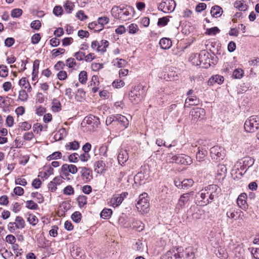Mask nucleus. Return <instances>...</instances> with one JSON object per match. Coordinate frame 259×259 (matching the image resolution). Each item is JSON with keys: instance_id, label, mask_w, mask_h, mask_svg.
<instances>
[{"instance_id": "nucleus-1", "label": "nucleus", "mask_w": 259, "mask_h": 259, "mask_svg": "<svg viewBox=\"0 0 259 259\" xmlns=\"http://www.w3.org/2000/svg\"><path fill=\"white\" fill-rule=\"evenodd\" d=\"M220 189L216 185H210L202 189L196 194V198L200 205H206L218 197Z\"/></svg>"}, {"instance_id": "nucleus-2", "label": "nucleus", "mask_w": 259, "mask_h": 259, "mask_svg": "<svg viewBox=\"0 0 259 259\" xmlns=\"http://www.w3.org/2000/svg\"><path fill=\"white\" fill-rule=\"evenodd\" d=\"M135 10L133 7L126 6L120 8L118 6H114L111 10L112 16L122 21H125L132 18Z\"/></svg>"}, {"instance_id": "nucleus-3", "label": "nucleus", "mask_w": 259, "mask_h": 259, "mask_svg": "<svg viewBox=\"0 0 259 259\" xmlns=\"http://www.w3.org/2000/svg\"><path fill=\"white\" fill-rule=\"evenodd\" d=\"M144 96V91L141 85L135 86L128 93L129 100L134 104L140 102Z\"/></svg>"}, {"instance_id": "nucleus-4", "label": "nucleus", "mask_w": 259, "mask_h": 259, "mask_svg": "<svg viewBox=\"0 0 259 259\" xmlns=\"http://www.w3.org/2000/svg\"><path fill=\"white\" fill-rule=\"evenodd\" d=\"M136 207L142 214L147 213L149 211L150 203L147 193H143L139 196Z\"/></svg>"}, {"instance_id": "nucleus-5", "label": "nucleus", "mask_w": 259, "mask_h": 259, "mask_svg": "<svg viewBox=\"0 0 259 259\" xmlns=\"http://www.w3.org/2000/svg\"><path fill=\"white\" fill-rule=\"evenodd\" d=\"M244 126L246 132H254L259 128V116L253 115L249 117L245 121Z\"/></svg>"}, {"instance_id": "nucleus-6", "label": "nucleus", "mask_w": 259, "mask_h": 259, "mask_svg": "<svg viewBox=\"0 0 259 259\" xmlns=\"http://www.w3.org/2000/svg\"><path fill=\"white\" fill-rule=\"evenodd\" d=\"M100 120L97 117L91 115L84 118L81 123L82 126H87L90 131H94L99 126Z\"/></svg>"}, {"instance_id": "nucleus-7", "label": "nucleus", "mask_w": 259, "mask_h": 259, "mask_svg": "<svg viewBox=\"0 0 259 259\" xmlns=\"http://www.w3.org/2000/svg\"><path fill=\"white\" fill-rule=\"evenodd\" d=\"M207 59H209L208 55H206L205 52H202L199 54H192L190 57V61L196 66L200 65L201 64L205 65L207 63Z\"/></svg>"}, {"instance_id": "nucleus-8", "label": "nucleus", "mask_w": 259, "mask_h": 259, "mask_svg": "<svg viewBox=\"0 0 259 259\" xmlns=\"http://www.w3.org/2000/svg\"><path fill=\"white\" fill-rule=\"evenodd\" d=\"M210 154L211 158L217 162L223 160L225 157L224 149L218 146L210 148Z\"/></svg>"}, {"instance_id": "nucleus-9", "label": "nucleus", "mask_w": 259, "mask_h": 259, "mask_svg": "<svg viewBox=\"0 0 259 259\" xmlns=\"http://www.w3.org/2000/svg\"><path fill=\"white\" fill-rule=\"evenodd\" d=\"M25 227V221L20 216L16 217L15 222H10L8 225V230L11 233H14L17 229H22Z\"/></svg>"}, {"instance_id": "nucleus-10", "label": "nucleus", "mask_w": 259, "mask_h": 259, "mask_svg": "<svg viewBox=\"0 0 259 259\" xmlns=\"http://www.w3.org/2000/svg\"><path fill=\"white\" fill-rule=\"evenodd\" d=\"M174 0H163L158 6V9L164 13H170L174 11L176 7Z\"/></svg>"}, {"instance_id": "nucleus-11", "label": "nucleus", "mask_w": 259, "mask_h": 259, "mask_svg": "<svg viewBox=\"0 0 259 259\" xmlns=\"http://www.w3.org/2000/svg\"><path fill=\"white\" fill-rule=\"evenodd\" d=\"M194 192L192 191L189 193H186L181 195L178 200V203L176 204L175 211L178 212L181 209H182L188 202L191 196H192Z\"/></svg>"}, {"instance_id": "nucleus-12", "label": "nucleus", "mask_w": 259, "mask_h": 259, "mask_svg": "<svg viewBox=\"0 0 259 259\" xmlns=\"http://www.w3.org/2000/svg\"><path fill=\"white\" fill-rule=\"evenodd\" d=\"M128 193L124 192L120 194L114 195L109 201L110 205L114 207L118 206L126 197Z\"/></svg>"}, {"instance_id": "nucleus-13", "label": "nucleus", "mask_w": 259, "mask_h": 259, "mask_svg": "<svg viewBox=\"0 0 259 259\" xmlns=\"http://www.w3.org/2000/svg\"><path fill=\"white\" fill-rule=\"evenodd\" d=\"M188 212L191 213L193 220H197L200 219L203 214V210L201 209L197 206L193 205L188 210Z\"/></svg>"}, {"instance_id": "nucleus-14", "label": "nucleus", "mask_w": 259, "mask_h": 259, "mask_svg": "<svg viewBox=\"0 0 259 259\" xmlns=\"http://www.w3.org/2000/svg\"><path fill=\"white\" fill-rule=\"evenodd\" d=\"M114 125L119 124L121 127L126 128L128 125V120L124 116L121 114L114 115Z\"/></svg>"}, {"instance_id": "nucleus-15", "label": "nucleus", "mask_w": 259, "mask_h": 259, "mask_svg": "<svg viewBox=\"0 0 259 259\" xmlns=\"http://www.w3.org/2000/svg\"><path fill=\"white\" fill-rule=\"evenodd\" d=\"M114 125L119 124L121 127L126 128L128 125V120L124 116L121 114L114 115Z\"/></svg>"}, {"instance_id": "nucleus-16", "label": "nucleus", "mask_w": 259, "mask_h": 259, "mask_svg": "<svg viewBox=\"0 0 259 259\" xmlns=\"http://www.w3.org/2000/svg\"><path fill=\"white\" fill-rule=\"evenodd\" d=\"M175 163L178 164L190 165L192 163L191 158L186 155L177 154L175 157Z\"/></svg>"}, {"instance_id": "nucleus-17", "label": "nucleus", "mask_w": 259, "mask_h": 259, "mask_svg": "<svg viewBox=\"0 0 259 259\" xmlns=\"http://www.w3.org/2000/svg\"><path fill=\"white\" fill-rule=\"evenodd\" d=\"M242 214L243 212L240 209L231 208L227 211L226 215L229 219L237 220L241 218Z\"/></svg>"}, {"instance_id": "nucleus-18", "label": "nucleus", "mask_w": 259, "mask_h": 259, "mask_svg": "<svg viewBox=\"0 0 259 259\" xmlns=\"http://www.w3.org/2000/svg\"><path fill=\"white\" fill-rule=\"evenodd\" d=\"M190 114L194 120L203 119L205 115V111L203 108H195L191 110Z\"/></svg>"}, {"instance_id": "nucleus-19", "label": "nucleus", "mask_w": 259, "mask_h": 259, "mask_svg": "<svg viewBox=\"0 0 259 259\" xmlns=\"http://www.w3.org/2000/svg\"><path fill=\"white\" fill-rule=\"evenodd\" d=\"M81 169V177L85 182H89L92 179V171L90 168L85 167H79Z\"/></svg>"}, {"instance_id": "nucleus-20", "label": "nucleus", "mask_w": 259, "mask_h": 259, "mask_svg": "<svg viewBox=\"0 0 259 259\" xmlns=\"http://www.w3.org/2000/svg\"><path fill=\"white\" fill-rule=\"evenodd\" d=\"M246 198L247 195L244 193H241L237 198V203L238 206L242 209L247 208L248 205L246 203Z\"/></svg>"}, {"instance_id": "nucleus-21", "label": "nucleus", "mask_w": 259, "mask_h": 259, "mask_svg": "<svg viewBox=\"0 0 259 259\" xmlns=\"http://www.w3.org/2000/svg\"><path fill=\"white\" fill-rule=\"evenodd\" d=\"M131 218H128L123 215L120 216L118 218V223L119 225L125 228H130L132 226Z\"/></svg>"}, {"instance_id": "nucleus-22", "label": "nucleus", "mask_w": 259, "mask_h": 259, "mask_svg": "<svg viewBox=\"0 0 259 259\" xmlns=\"http://www.w3.org/2000/svg\"><path fill=\"white\" fill-rule=\"evenodd\" d=\"M71 254L75 259H84L85 257L84 250L79 247H76L71 250Z\"/></svg>"}, {"instance_id": "nucleus-23", "label": "nucleus", "mask_w": 259, "mask_h": 259, "mask_svg": "<svg viewBox=\"0 0 259 259\" xmlns=\"http://www.w3.org/2000/svg\"><path fill=\"white\" fill-rule=\"evenodd\" d=\"M128 158V155L127 151L125 150L121 149L119 151L117 156L118 161L121 165L124 164Z\"/></svg>"}, {"instance_id": "nucleus-24", "label": "nucleus", "mask_w": 259, "mask_h": 259, "mask_svg": "<svg viewBox=\"0 0 259 259\" xmlns=\"http://www.w3.org/2000/svg\"><path fill=\"white\" fill-rule=\"evenodd\" d=\"M131 224L130 228H133L139 232L142 231L144 228V224L141 221L136 220L133 218H131Z\"/></svg>"}, {"instance_id": "nucleus-25", "label": "nucleus", "mask_w": 259, "mask_h": 259, "mask_svg": "<svg viewBox=\"0 0 259 259\" xmlns=\"http://www.w3.org/2000/svg\"><path fill=\"white\" fill-rule=\"evenodd\" d=\"M224 79L223 76L220 75H215L212 76L208 81V84L209 85H212L215 83L222 84L224 82Z\"/></svg>"}, {"instance_id": "nucleus-26", "label": "nucleus", "mask_w": 259, "mask_h": 259, "mask_svg": "<svg viewBox=\"0 0 259 259\" xmlns=\"http://www.w3.org/2000/svg\"><path fill=\"white\" fill-rule=\"evenodd\" d=\"M234 259H245V250L243 248L240 247L235 248Z\"/></svg>"}, {"instance_id": "nucleus-27", "label": "nucleus", "mask_w": 259, "mask_h": 259, "mask_svg": "<svg viewBox=\"0 0 259 259\" xmlns=\"http://www.w3.org/2000/svg\"><path fill=\"white\" fill-rule=\"evenodd\" d=\"M207 154V151L202 148H198V152L196 153V159L197 161L201 162L204 160L205 156Z\"/></svg>"}, {"instance_id": "nucleus-28", "label": "nucleus", "mask_w": 259, "mask_h": 259, "mask_svg": "<svg viewBox=\"0 0 259 259\" xmlns=\"http://www.w3.org/2000/svg\"><path fill=\"white\" fill-rule=\"evenodd\" d=\"M159 45L161 49L166 50L170 48L172 42L170 39L164 37L160 40Z\"/></svg>"}, {"instance_id": "nucleus-29", "label": "nucleus", "mask_w": 259, "mask_h": 259, "mask_svg": "<svg viewBox=\"0 0 259 259\" xmlns=\"http://www.w3.org/2000/svg\"><path fill=\"white\" fill-rule=\"evenodd\" d=\"M105 163L102 160H99L95 164V171L98 174L102 173L105 170Z\"/></svg>"}, {"instance_id": "nucleus-30", "label": "nucleus", "mask_w": 259, "mask_h": 259, "mask_svg": "<svg viewBox=\"0 0 259 259\" xmlns=\"http://www.w3.org/2000/svg\"><path fill=\"white\" fill-rule=\"evenodd\" d=\"M199 103V100L196 97L187 98L185 100V107L189 108L191 106L197 105Z\"/></svg>"}, {"instance_id": "nucleus-31", "label": "nucleus", "mask_w": 259, "mask_h": 259, "mask_svg": "<svg viewBox=\"0 0 259 259\" xmlns=\"http://www.w3.org/2000/svg\"><path fill=\"white\" fill-rule=\"evenodd\" d=\"M223 10L219 6H214L211 9L210 13L212 17L218 18L221 16Z\"/></svg>"}, {"instance_id": "nucleus-32", "label": "nucleus", "mask_w": 259, "mask_h": 259, "mask_svg": "<svg viewBox=\"0 0 259 259\" xmlns=\"http://www.w3.org/2000/svg\"><path fill=\"white\" fill-rule=\"evenodd\" d=\"M88 27L89 29L94 30L95 32H99L104 28V27L101 25L98 21L90 23Z\"/></svg>"}, {"instance_id": "nucleus-33", "label": "nucleus", "mask_w": 259, "mask_h": 259, "mask_svg": "<svg viewBox=\"0 0 259 259\" xmlns=\"http://www.w3.org/2000/svg\"><path fill=\"white\" fill-rule=\"evenodd\" d=\"M67 164H64L61 166L60 174L61 176H62V177L65 178L67 180H70V175L69 174V170H68V169L67 168Z\"/></svg>"}, {"instance_id": "nucleus-34", "label": "nucleus", "mask_w": 259, "mask_h": 259, "mask_svg": "<svg viewBox=\"0 0 259 259\" xmlns=\"http://www.w3.org/2000/svg\"><path fill=\"white\" fill-rule=\"evenodd\" d=\"M163 259H182V257L177 258L175 249H171L167 251L163 256Z\"/></svg>"}, {"instance_id": "nucleus-35", "label": "nucleus", "mask_w": 259, "mask_h": 259, "mask_svg": "<svg viewBox=\"0 0 259 259\" xmlns=\"http://www.w3.org/2000/svg\"><path fill=\"white\" fill-rule=\"evenodd\" d=\"M163 259H182V257L177 258L175 249H171L167 251L163 256Z\"/></svg>"}, {"instance_id": "nucleus-36", "label": "nucleus", "mask_w": 259, "mask_h": 259, "mask_svg": "<svg viewBox=\"0 0 259 259\" xmlns=\"http://www.w3.org/2000/svg\"><path fill=\"white\" fill-rule=\"evenodd\" d=\"M19 85L25 89H27V91L30 92L31 90V87L29 82L28 81L26 78L24 77L21 78L19 82Z\"/></svg>"}, {"instance_id": "nucleus-37", "label": "nucleus", "mask_w": 259, "mask_h": 259, "mask_svg": "<svg viewBox=\"0 0 259 259\" xmlns=\"http://www.w3.org/2000/svg\"><path fill=\"white\" fill-rule=\"evenodd\" d=\"M112 63L114 66L121 68L126 65L127 62L124 59L116 58L113 60Z\"/></svg>"}, {"instance_id": "nucleus-38", "label": "nucleus", "mask_w": 259, "mask_h": 259, "mask_svg": "<svg viewBox=\"0 0 259 259\" xmlns=\"http://www.w3.org/2000/svg\"><path fill=\"white\" fill-rule=\"evenodd\" d=\"M234 7L240 11H245L248 8V6L242 1H236L234 3Z\"/></svg>"}, {"instance_id": "nucleus-39", "label": "nucleus", "mask_w": 259, "mask_h": 259, "mask_svg": "<svg viewBox=\"0 0 259 259\" xmlns=\"http://www.w3.org/2000/svg\"><path fill=\"white\" fill-rule=\"evenodd\" d=\"M31 197L35 199V200L38 203H41L44 201V198L42 195L37 192L31 193Z\"/></svg>"}, {"instance_id": "nucleus-40", "label": "nucleus", "mask_w": 259, "mask_h": 259, "mask_svg": "<svg viewBox=\"0 0 259 259\" xmlns=\"http://www.w3.org/2000/svg\"><path fill=\"white\" fill-rule=\"evenodd\" d=\"M112 213V210L110 208H104L101 212L100 216L104 219H109Z\"/></svg>"}, {"instance_id": "nucleus-41", "label": "nucleus", "mask_w": 259, "mask_h": 259, "mask_svg": "<svg viewBox=\"0 0 259 259\" xmlns=\"http://www.w3.org/2000/svg\"><path fill=\"white\" fill-rule=\"evenodd\" d=\"M227 172V168L224 164H219L217 167V174L218 176H225Z\"/></svg>"}, {"instance_id": "nucleus-42", "label": "nucleus", "mask_w": 259, "mask_h": 259, "mask_svg": "<svg viewBox=\"0 0 259 259\" xmlns=\"http://www.w3.org/2000/svg\"><path fill=\"white\" fill-rule=\"evenodd\" d=\"M66 148L68 150H77L79 147V143L77 141H73L72 142H69L65 146Z\"/></svg>"}, {"instance_id": "nucleus-43", "label": "nucleus", "mask_w": 259, "mask_h": 259, "mask_svg": "<svg viewBox=\"0 0 259 259\" xmlns=\"http://www.w3.org/2000/svg\"><path fill=\"white\" fill-rule=\"evenodd\" d=\"M52 108L54 112L60 111L61 109V105L60 102L56 99H54L52 102Z\"/></svg>"}, {"instance_id": "nucleus-44", "label": "nucleus", "mask_w": 259, "mask_h": 259, "mask_svg": "<svg viewBox=\"0 0 259 259\" xmlns=\"http://www.w3.org/2000/svg\"><path fill=\"white\" fill-rule=\"evenodd\" d=\"M53 172L54 169L51 167H49L47 170V171L40 172L39 176H41L42 178L47 179L50 176L53 175Z\"/></svg>"}, {"instance_id": "nucleus-45", "label": "nucleus", "mask_w": 259, "mask_h": 259, "mask_svg": "<svg viewBox=\"0 0 259 259\" xmlns=\"http://www.w3.org/2000/svg\"><path fill=\"white\" fill-rule=\"evenodd\" d=\"M62 157V153L59 151H56L53 153L52 154L49 155L47 157V160L51 161L53 159H57L58 158H61Z\"/></svg>"}, {"instance_id": "nucleus-46", "label": "nucleus", "mask_w": 259, "mask_h": 259, "mask_svg": "<svg viewBox=\"0 0 259 259\" xmlns=\"http://www.w3.org/2000/svg\"><path fill=\"white\" fill-rule=\"evenodd\" d=\"M194 181L192 179H185L182 181V188L187 189L193 186Z\"/></svg>"}, {"instance_id": "nucleus-47", "label": "nucleus", "mask_w": 259, "mask_h": 259, "mask_svg": "<svg viewBox=\"0 0 259 259\" xmlns=\"http://www.w3.org/2000/svg\"><path fill=\"white\" fill-rule=\"evenodd\" d=\"M244 74L243 70L241 69H235L232 74V76L236 79H240Z\"/></svg>"}, {"instance_id": "nucleus-48", "label": "nucleus", "mask_w": 259, "mask_h": 259, "mask_svg": "<svg viewBox=\"0 0 259 259\" xmlns=\"http://www.w3.org/2000/svg\"><path fill=\"white\" fill-rule=\"evenodd\" d=\"M26 207L30 209L36 210L38 208L37 204L32 200H28L26 201Z\"/></svg>"}, {"instance_id": "nucleus-49", "label": "nucleus", "mask_w": 259, "mask_h": 259, "mask_svg": "<svg viewBox=\"0 0 259 259\" xmlns=\"http://www.w3.org/2000/svg\"><path fill=\"white\" fill-rule=\"evenodd\" d=\"M78 79L79 82L84 84L87 80V73L85 71H82L79 74Z\"/></svg>"}, {"instance_id": "nucleus-50", "label": "nucleus", "mask_w": 259, "mask_h": 259, "mask_svg": "<svg viewBox=\"0 0 259 259\" xmlns=\"http://www.w3.org/2000/svg\"><path fill=\"white\" fill-rule=\"evenodd\" d=\"M220 30L217 27H213L210 28H208L206 30V34L209 35H214L217 33L220 32Z\"/></svg>"}, {"instance_id": "nucleus-51", "label": "nucleus", "mask_w": 259, "mask_h": 259, "mask_svg": "<svg viewBox=\"0 0 259 259\" xmlns=\"http://www.w3.org/2000/svg\"><path fill=\"white\" fill-rule=\"evenodd\" d=\"M91 47L93 49L96 50L98 52H104V50L101 49L102 45H100V43L97 40L92 41Z\"/></svg>"}, {"instance_id": "nucleus-52", "label": "nucleus", "mask_w": 259, "mask_h": 259, "mask_svg": "<svg viewBox=\"0 0 259 259\" xmlns=\"http://www.w3.org/2000/svg\"><path fill=\"white\" fill-rule=\"evenodd\" d=\"M77 200L80 207H83L87 202V197L83 195L79 196L77 198Z\"/></svg>"}, {"instance_id": "nucleus-53", "label": "nucleus", "mask_w": 259, "mask_h": 259, "mask_svg": "<svg viewBox=\"0 0 259 259\" xmlns=\"http://www.w3.org/2000/svg\"><path fill=\"white\" fill-rule=\"evenodd\" d=\"M125 84L124 82L120 79H117L112 82V85L114 88L119 89L123 87Z\"/></svg>"}, {"instance_id": "nucleus-54", "label": "nucleus", "mask_w": 259, "mask_h": 259, "mask_svg": "<svg viewBox=\"0 0 259 259\" xmlns=\"http://www.w3.org/2000/svg\"><path fill=\"white\" fill-rule=\"evenodd\" d=\"M27 221L31 225L35 226L38 223V219L34 215L30 214L27 218Z\"/></svg>"}, {"instance_id": "nucleus-55", "label": "nucleus", "mask_w": 259, "mask_h": 259, "mask_svg": "<svg viewBox=\"0 0 259 259\" xmlns=\"http://www.w3.org/2000/svg\"><path fill=\"white\" fill-rule=\"evenodd\" d=\"M8 69L7 67L4 65H0V76L6 77L8 76Z\"/></svg>"}, {"instance_id": "nucleus-56", "label": "nucleus", "mask_w": 259, "mask_h": 259, "mask_svg": "<svg viewBox=\"0 0 259 259\" xmlns=\"http://www.w3.org/2000/svg\"><path fill=\"white\" fill-rule=\"evenodd\" d=\"M128 32L130 34H135L139 31V27L136 24H131L128 26Z\"/></svg>"}, {"instance_id": "nucleus-57", "label": "nucleus", "mask_w": 259, "mask_h": 259, "mask_svg": "<svg viewBox=\"0 0 259 259\" xmlns=\"http://www.w3.org/2000/svg\"><path fill=\"white\" fill-rule=\"evenodd\" d=\"M254 163V159L251 157H246L243 160V166L248 167V168Z\"/></svg>"}, {"instance_id": "nucleus-58", "label": "nucleus", "mask_w": 259, "mask_h": 259, "mask_svg": "<svg viewBox=\"0 0 259 259\" xmlns=\"http://www.w3.org/2000/svg\"><path fill=\"white\" fill-rule=\"evenodd\" d=\"M28 96L26 93V92L22 90L19 91V99L22 101H25L27 100Z\"/></svg>"}, {"instance_id": "nucleus-59", "label": "nucleus", "mask_w": 259, "mask_h": 259, "mask_svg": "<svg viewBox=\"0 0 259 259\" xmlns=\"http://www.w3.org/2000/svg\"><path fill=\"white\" fill-rule=\"evenodd\" d=\"M63 193L65 195H71L74 194V191L71 186L68 185L64 189Z\"/></svg>"}, {"instance_id": "nucleus-60", "label": "nucleus", "mask_w": 259, "mask_h": 259, "mask_svg": "<svg viewBox=\"0 0 259 259\" xmlns=\"http://www.w3.org/2000/svg\"><path fill=\"white\" fill-rule=\"evenodd\" d=\"M22 14V10L20 9H15L12 11L11 16L14 18H18Z\"/></svg>"}, {"instance_id": "nucleus-61", "label": "nucleus", "mask_w": 259, "mask_h": 259, "mask_svg": "<svg viewBox=\"0 0 259 259\" xmlns=\"http://www.w3.org/2000/svg\"><path fill=\"white\" fill-rule=\"evenodd\" d=\"M64 7L65 11L67 13H71V11L73 10L74 5L72 3L69 1H67L65 4L64 5Z\"/></svg>"}, {"instance_id": "nucleus-62", "label": "nucleus", "mask_w": 259, "mask_h": 259, "mask_svg": "<svg viewBox=\"0 0 259 259\" xmlns=\"http://www.w3.org/2000/svg\"><path fill=\"white\" fill-rule=\"evenodd\" d=\"M101 25L104 27V25L107 24L109 22V19L107 17H101L98 19L97 21Z\"/></svg>"}, {"instance_id": "nucleus-63", "label": "nucleus", "mask_w": 259, "mask_h": 259, "mask_svg": "<svg viewBox=\"0 0 259 259\" xmlns=\"http://www.w3.org/2000/svg\"><path fill=\"white\" fill-rule=\"evenodd\" d=\"M71 218L74 222L77 223L81 220V213L78 211H75L72 214Z\"/></svg>"}, {"instance_id": "nucleus-64", "label": "nucleus", "mask_w": 259, "mask_h": 259, "mask_svg": "<svg viewBox=\"0 0 259 259\" xmlns=\"http://www.w3.org/2000/svg\"><path fill=\"white\" fill-rule=\"evenodd\" d=\"M251 253L255 259H259V249L257 248H252Z\"/></svg>"}]
</instances>
